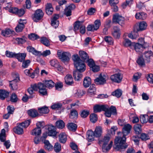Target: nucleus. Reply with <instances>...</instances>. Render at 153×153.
<instances>
[{"label": "nucleus", "instance_id": "aec40b11", "mask_svg": "<svg viewBox=\"0 0 153 153\" xmlns=\"http://www.w3.org/2000/svg\"><path fill=\"white\" fill-rule=\"evenodd\" d=\"M94 135L92 130L88 131L87 132V139L88 141L91 142L94 140V137H95Z\"/></svg>", "mask_w": 153, "mask_h": 153}, {"label": "nucleus", "instance_id": "13d9d810", "mask_svg": "<svg viewBox=\"0 0 153 153\" xmlns=\"http://www.w3.org/2000/svg\"><path fill=\"white\" fill-rule=\"evenodd\" d=\"M16 53L6 51L5 53L6 56L9 58L16 57Z\"/></svg>", "mask_w": 153, "mask_h": 153}, {"label": "nucleus", "instance_id": "f257e3e1", "mask_svg": "<svg viewBox=\"0 0 153 153\" xmlns=\"http://www.w3.org/2000/svg\"><path fill=\"white\" fill-rule=\"evenodd\" d=\"M131 128V126L129 124L124 125L122 129L123 137H117L115 139L114 143L116 145V149L122 151L127 148L128 145L125 144L126 139V136L130 133Z\"/></svg>", "mask_w": 153, "mask_h": 153}, {"label": "nucleus", "instance_id": "0e129e2a", "mask_svg": "<svg viewBox=\"0 0 153 153\" xmlns=\"http://www.w3.org/2000/svg\"><path fill=\"white\" fill-rule=\"evenodd\" d=\"M106 107V109L105 110L103 111H105V114L106 117H110L112 114L109 110V106L108 105H107Z\"/></svg>", "mask_w": 153, "mask_h": 153}, {"label": "nucleus", "instance_id": "9b49d317", "mask_svg": "<svg viewBox=\"0 0 153 153\" xmlns=\"http://www.w3.org/2000/svg\"><path fill=\"white\" fill-rule=\"evenodd\" d=\"M144 45H142L140 43L134 42L133 49H134L137 52L141 53L143 51V49L147 48L149 46L148 43H145Z\"/></svg>", "mask_w": 153, "mask_h": 153}, {"label": "nucleus", "instance_id": "20e7f679", "mask_svg": "<svg viewBox=\"0 0 153 153\" xmlns=\"http://www.w3.org/2000/svg\"><path fill=\"white\" fill-rule=\"evenodd\" d=\"M30 120H27L21 123L17 124V126L13 128L14 132L18 134H22L24 133L23 128L27 127L30 125Z\"/></svg>", "mask_w": 153, "mask_h": 153}, {"label": "nucleus", "instance_id": "864d4df0", "mask_svg": "<svg viewBox=\"0 0 153 153\" xmlns=\"http://www.w3.org/2000/svg\"><path fill=\"white\" fill-rule=\"evenodd\" d=\"M28 38L32 40H34L39 39V37L37 34L32 33L28 35Z\"/></svg>", "mask_w": 153, "mask_h": 153}, {"label": "nucleus", "instance_id": "6ab92c4d", "mask_svg": "<svg viewBox=\"0 0 153 153\" xmlns=\"http://www.w3.org/2000/svg\"><path fill=\"white\" fill-rule=\"evenodd\" d=\"M107 105H96L94 107V111L95 113L100 112L105 110Z\"/></svg>", "mask_w": 153, "mask_h": 153}, {"label": "nucleus", "instance_id": "412c9836", "mask_svg": "<svg viewBox=\"0 0 153 153\" xmlns=\"http://www.w3.org/2000/svg\"><path fill=\"white\" fill-rule=\"evenodd\" d=\"M65 83L67 85H71L74 83L73 77L70 74L67 75L65 77Z\"/></svg>", "mask_w": 153, "mask_h": 153}, {"label": "nucleus", "instance_id": "f8f14e48", "mask_svg": "<svg viewBox=\"0 0 153 153\" xmlns=\"http://www.w3.org/2000/svg\"><path fill=\"white\" fill-rule=\"evenodd\" d=\"M20 81V79L18 75H16L15 78L13 80L10 81L9 86L12 89L16 90L18 88L17 83Z\"/></svg>", "mask_w": 153, "mask_h": 153}, {"label": "nucleus", "instance_id": "3c124183", "mask_svg": "<svg viewBox=\"0 0 153 153\" xmlns=\"http://www.w3.org/2000/svg\"><path fill=\"white\" fill-rule=\"evenodd\" d=\"M85 62L87 63L88 66L91 68L95 64L93 59H88Z\"/></svg>", "mask_w": 153, "mask_h": 153}, {"label": "nucleus", "instance_id": "f3484780", "mask_svg": "<svg viewBox=\"0 0 153 153\" xmlns=\"http://www.w3.org/2000/svg\"><path fill=\"white\" fill-rule=\"evenodd\" d=\"M113 31L112 32L113 36L116 39H119L120 35V29L117 26H114L113 28Z\"/></svg>", "mask_w": 153, "mask_h": 153}, {"label": "nucleus", "instance_id": "423d86ee", "mask_svg": "<svg viewBox=\"0 0 153 153\" xmlns=\"http://www.w3.org/2000/svg\"><path fill=\"white\" fill-rule=\"evenodd\" d=\"M57 55L59 58L64 62L68 61L71 56L69 52L63 51L60 50L58 51Z\"/></svg>", "mask_w": 153, "mask_h": 153}, {"label": "nucleus", "instance_id": "7c9ffc66", "mask_svg": "<svg viewBox=\"0 0 153 153\" xmlns=\"http://www.w3.org/2000/svg\"><path fill=\"white\" fill-rule=\"evenodd\" d=\"M91 83V79L90 77L88 76L85 77L84 79L83 85L85 88L88 87Z\"/></svg>", "mask_w": 153, "mask_h": 153}, {"label": "nucleus", "instance_id": "4be33fe9", "mask_svg": "<svg viewBox=\"0 0 153 153\" xmlns=\"http://www.w3.org/2000/svg\"><path fill=\"white\" fill-rule=\"evenodd\" d=\"M43 84L45 87V88L46 87L49 88H52L53 87L54 85V83L51 80H45L43 81Z\"/></svg>", "mask_w": 153, "mask_h": 153}, {"label": "nucleus", "instance_id": "1a4fd4ad", "mask_svg": "<svg viewBox=\"0 0 153 153\" xmlns=\"http://www.w3.org/2000/svg\"><path fill=\"white\" fill-rule=\"evenodd\" d=\"M44 13L40 9L37 10L35 11L32 18L33 21L37 22L43 17Z\"/></svg>", "mask_w": 153, "mask_h": 153}, {"label": "nucleus", "instance_id": "cd10ccee", "mask_svg": "<svg viewBox=\"0 0 153 153\" xmlns=\"http://www.w3.org/2000/svg\"><path fill=\"white\" fill-rule=\"evenodd\" d=\"M81 73L77 70L74 71L73 76L75 80L79 81L82 78V74Z\"/></svg>", "mask_w": 153, "mask_h": 153}, {"label": "nucleus", "instance_id": "dca6fc26", "mask_svg": "<svg viewBox=\"0 0 153 153\" xmlns=\"http://www.w3.org/2000/svg\"><path fill=\"white\" fill-rule=\"evenodd\" d=\"M48 134L49 136L53 137H56L57 134V132L56 130L55 127L52 125H49L48 128Z\"/></svg>", "mask_w": 153, "mask_h": 153}, {"label": "nucleus", "instance_id": "9d476101", "mask_svg": "<svg viewBox=\"0 0 153 153\" xmlns=\"http://www.w3.org/2000/svg\"><path fill=\"white\" fill-rule=\"evenodd\" d=\"M79 29L80 32L84 34L85 32V27L82 24V22L78 21L75 22L74 26V30L76 31Z\"/></svg>", "mask_w": 153, "mask_h": 153}, {"label": "nucleus", "instance_id": "bb28decb", "mask_svg": "<svg viewBox=\"0 0 153 153\" xmlns=\"http://www.w3.org/2000/svg\"><path fill=\"white\" fill-rule=\"evenodd\" d=\"M79 55L82 61L85 62L89 58V56L87 53L83 51H81L79 52Z\"/></svg>", "mask_w": 153, "mask_h": 153}, {"label": "nucleus", "instance_id": "ddd939ff", "mask_svg": "<svg viewBox=\"0 0 153 153\" xmlns=\"http://www.w3.org/2000/svg\"><path fill=\"white\" fill-rule=\"evenodd\" d=\"M27 23L26 20L20 19L19 21V24L15 28L17 32L22 31L25 27V25Z\"/></svg>", "mask_w": 153, "mask_h": 153}, {"label": "nucleus", "instance_id": "e2e57ef3", "mask_svg": "<svg viewBox=\"0 0 153 153\" xmlns=\"http://www.w3.org/2000/svg\"><path fill=\"white\" fill-rule=\"evenodd\" d=\"M109 110L112 114H117V110L115 106L111 105L110 108H109Z\"/></svg>", "mask_w": 153, "mask_h": 153}, {"label": "nucleus", "instance_id": "5fc2aeb1", "mask_svg": "<svg viewBox=\"0 0 153 153\" xmlns=\"http://www.w3.org/2000/svg\"><path fill=\"white\" fill-rule=\"evenodd\" d=\"M97 117L96 114L94 113L91 114L90 115V120L92 123H95L97 121Z\"/></svg>", "mask_w": 153, "mask_h": 153}, {"label": "nucleus", "instance_id": "09e8293b", "mask_svg": "<svg viewBox=\"0 0 153 153\" xmlns=\"http://www.w3.org/2000/svg\"><path fill=\"white\" fill-rule=\"evenodd\" d=\"M53 148L56 152H59L61 151V145L58 142L56 143H55Z\"/></svg>", "mask_w": 153, "mask_h": 153}, {"label": "nucleus", "instance_id": "0eeeda50", "mask_svg": "<svg viewBox=\"0 0 153 153\" xmlns=\"http://www.w3.org/2000/svg\"><path fill=\"white\" fill-rule=\"evenodd\" d=\"M108 76L106 74H101L99 77L94 79V82L98 85H103L106 83Z\"/></svg>", "mask_w": 153, "mask_h": 153}, {"label": "nucleus", "instance_id": "58836bf2", "mask_svg": "<svg viewBox=\"0 0 153 153\" xmlns=\"http://www.w3.org/2000/svg\"><path fill=\"white\" fill-rule=\"evenodd\" d=\"M68 128L70 130L75 131L77 128L76 124L72 123H68Z\"/></svg>", "mask_w": 153, "mask_h": 153}, {"label": "nucleus", "instance_id": "a18cd8bd", "mask_svg": "<svg viewBox=\"0 0 153 153\" xmlns=\"http://www.w3.org/2000/svg\"><path fill=\"white\" fill-rule=\"evenodd\" d=\"M12 33V31L10 29L6 28L4 30H2L1 31V34L4 36H7L9 35L10 34Z\"/></svg>", "mask_w": 153, "mask_h": 153}, {"label": "nucleus", "instance_id": "39448f33", "mask_svg": "<svg viewBox=\"0 0 153 153\" xmlns=\"http://www.w3.org/2000/svg\"><path fill=\"white\" fill-rule=\"evenodd\" d=\"M110 137L109 136H105L100 141V143L102 144V149L103 152H106L109 150L112 146L113 142L111 141L110 143L108 145V143L110 140Z\"/></svg>", "mask_w": 153, "mask_h": 153}, {"label": "nucleus", "instance_id": "e433bc0d", "mask_svg": "<svg viewBox=\"0 0 153 153\" xmlns=\"http://www.w3.org/2000/svg\"><path fill=\"white\" fill-rule=\"evenodd\" d=\"M59 141L62 143H65L67 140L66 136L65 133H61L59 136Z\"/></svg>", "mask_w": 153, "mask_h": 153}, {"label": "nucleus", "instance_id": "4c0bfd02", "mask_svg": "<svg viewBox=\"0 0 153 153\" xmlns=\"http://www.w3.org/2000/svg\"><path fill=\"white\" fill-rule=\"evenodd\" d=\"M40 41L41 43L46 46H48L50 45L49 40L45 37H42L40 39Z\"/></svg>", "mask_w": 153, "mask_h": 153}, {"label": "nucleus", "instance_id": "6e6d98bb", "mask_svg": "<svg viewBox=\"0 0 153 153\" xmlns=\"http://www.w3.org/2000/svg\"><path fill=\"white\" fill-rule=\"evenodd\" d=\"M89 114V112L88 110H84L81 111L80 115L82 117L85 118Z\"/></svg>", "mask_w": 153, "mask_h": 153}, {"label": "nucleus", "instance_id": "bf43d9fd", "mask_svg": "<svg viewBox=\"0 0 153 153\" xmlns=\"http://www.w3.org/2000/svg\"><path fill=\"white\" fill-rule=\"evenodd\" d=\"M105 41L110 45H113L114 42L112 38L111 37L107 36L105 37Z\"/></svg>", "mask_w": 153, "mask_h": 153}, {"label": "nucleus", "instance_id": "a878e982", "mask_svg": "<svg viewBox=\"0 0 153 153\" xmlns=\"http://www.w3.org/2000/svg\"><path fill=\"white\" fill-rule=\"evenodd\" d=\"M94 135L95 137H100L102 133V129L101 127L97 126L95 128V131L93 132Z\"/></svg>", "mask_w": 153, "mask_h": 153}, {"label": "nucleus", "instance_id": "774afa93", "mask_svg": "<svg viewBox=\"0 0 153 153\" xmlns=\"http://www.w3.org/2000/svg\"><path fill=\"white\" fill-rule=\"evenodd\" d=\"M100 67L99 66L96 65L95 64L92 66L90 68L91 70L94 72L98 71L100 70Z\"/></svg>", "mask_w": 153, "mask_h": 153}, {"label": "nucleus", "instance_id": "473e14b6", "mask_svg": "<svg viewBox=\"0 0 153 153\" xmlns=\"http://www.w3.org/2000/svg\"><path fill=\"white\" fill-rule=\"evenodd\" d=\"M27 113L28 115L33 117H35L39 115L36 110L35 109H30L28 111Z\"/></svg>", "mask_w": 153, "mask_h": 153}, {"label": "nucleus", "instance_id": "a19ab883", "mask_svg": "<svg viewBox=\"0 0 153 153\" xmlns=\"http://www.w3.org/2000/svg\"><path fill=\"white\" fill-rule=\"evenodd\" d=\"M134 43V42H131L129 39H126L125 40L124 45L125 46L129 47L133 49Z\"/></svg>", "mask_w": 153, "mask_h": 153}, {"label": "nucleus", "instance_id": "5701e85b", "mask_svg": "<svg viewBox=\"0 0 153 153\" xmlns=\"http://www.w3.org/2000/svg\"><path fill=\"white\" fill-rule=\"evenodd\" d=\"M26 55V53H16L15 58L18 59L19 61L22 62L25 60Z\"/></svg>", "mask_w": 153, "mask_h": 153}, {"label": "nucleus", "instance_id": "6e6552de", "mask_svg": "<svg viewBox=\"0 0 153 153\" xmlns=\"http://www.w3.org/2000/svg\"><path fill=\"white\" fill-rule=\"evenodd\" d=\"M124 18L118 14L114 15L113 16L112 22L113 23H118L122 26L124 24Z\"/></svg>", "mask_w": 153, "mask_h": 153}, {"label": "nucleus", "instance_id": "603ef678", "mask_svg": "<svg viewBox=\"0 0 153 153\" xmlns=\"http://www.w3.org/2000/svg\"><path fill=\"white\" fill-rule=\"evenodd\" d=\"M22 67L23 68H27L28 66L30 65L31 61L29 59H27L26 60H24L22 62Z\"/></svg>", "mask_w": 153, "mask_h": 153}, {"label": "nucleus", "instance_id": "69168bd1", "mask_svg": "<svg viewBox=\"0 0 153 153\" xmlns=\"http://www.w3.org/2000/svg\"><path fill=\"white\" fill-rule=\"evenodd\" d=\"M18 99L15 93H13L10 97V101L12 102H16Z\"/></svg>", "mask_w": 153, "mask_h": 153}, {"label": "nucleus", "instance_id": "2eb2a0df", "mask_svg": "<svg viewBox=\"0 0 153 153\" xmlns=\"http://www.w3.org/2000/svg\"><path fill=\"white\" fill-rule=\"evenodd\" d=\"M110 79L113 82L119 83L121 82L122 78L120 73L115 74L111 76Z\"/></svg>", "mask_w": 153, "mask_h": 153}, {"label": "nucleus", "instance_id": "052dcab7", "mask_svg": "<svg viewBox=\"0 0 153 153\" xmlns=\"http://www.w3.org/2000/svg\"><path fill=\"white\" fill-rule=\"evenodd\" d=\"M62 104L60 103L54 104L51 106V107L53 109H58L61 108Z\"/></svg>", "mask_w": 153, "mask_h": 153}, {"label": "nucleus", "instance_id": "c03bdc74", "mask_svg": "<svg viewBox=\"0 0 153 153\" xmlns=\"http://www.w3.org/2000/svg\"><path fill=\"white\" fill-rule=\"evenodd\" d=\"M145 59L142 57H139L137 61V62L140 66H145Z\"/></svg>", "mask_w": 153, "mask_h": 153}, {"label": "nucleus", "instance_id": "680f3d73", "mask_svg": "<svg viewBox=\"0 0 153 153\" xmlns=\"http://www.w3.org/2000/svg\"><path fill=\"white\" fill-rule=\"evenodd\" d=\"M51 65L55 68L57 67L59 63L58 61L56 59H52L50 62Z\"/></svg>", "mask_w": 153, "mask_h": 153}, {"label": "nucleus", "instance_id": "de8ad7c7", "mask_svg": "<svg viewBox=\"0 0 153 153\" xmlns=\"http://www.w3.org/2000/svg\"><path fill=\"white\" fill-rule=\"evenodd\" d=\"M101 22L100 20L97 19L94 22L93 26L94 27V30H97L99 28L101 25Z\"/></svg>", "mask_w": 153, "mask_h": 153}, {"label": "nucleus", "instance_id": "ea45409f", "mask_svg": "<svg viewBox=\"0 0 153 153\" xmlns=\"http://www.w3.org/2000/svg\"><path fill=\"white\" fill-rule=\"evenodd\" d=\"M147 26V24L144 21L141 22L139 24V29L137 30V31L144 30L146 29Z\"/></svg>", "mask_w": 153, "mask_h": 153}, {"label": "nucleus", "instance_id": "c9c22d12", "mask_svg": "<svg viewBox=\"0 0 153 153\" xmlns=\"http://www.w3.org/2000/svg\"><path fill=\"white\" fill-rule=\"evenodd\" d=\"M122 94V91L120 89H117L114 91L111 94L114 96H115L117 98H119L121 97Z\"/></svg>", "mask_w": 153, "mask_h": 153}, {"label": "nucleus", "instance_id": "c85d7f7f", "mask_svg": "<svg viewBox=\"0 0 153 153\" xmlns=\"http://www.w3.org/2000/svg\"><path fill=\"white\" fill-rule=\"evenodd\" d=\"M53 8L52 7V4H47L46 6L45 11L47 14L48 15L52 14L53 11Z\"/></svg>", "mask_w": 153, "mask_h": 153}, {"label": "nucleus", "instance_id": "72a5a7b5", "mask_svg": "<svg viewBox=\"0 0 153 153\" xmlns=\"http://www.w3.org/2000/svg\"><path fill=\"white\" fill-rule=\"evenodd\" d=\"M70 118L71 119H76L78 117V113L76 110H71L70 113Z\"/></svg>", "mask_w": 153, "mask_h": 153}, {"label": "nucleus", "instance_id": "4d7b16f0", "mask_svg": "<svg viewBox=\"0 0 153 153\" xmlns=\"http://www.w3.org/2000/svg\"><path fill=\"white\" fill-rule=\"evenodd\" d=\"M146 77L148 81L150 83L153 84V74H149L146 75Z\"/></svg>", "mask_w": 153, "mask_h": 153}, {"label": "nucleus", "instance_id": "37998d69", "mask_svg": "<svg viewBox=\"0 0 153 153\" xmlns=\"http://www.w3.org/2000/svg\"><path fill=\"white\" fill-rule=\"evenodd\" d=\"M149 117L146 115H141L140 116V120L142 123H146L149 120Z\"/></svg>", "mask_w": 153, "mask_h": 153}, {"label": "nucleus", "instance_id": "f704fd0d", "mask_svg": "<svg viewBox=\"0 0 153 153\" xmlns=\"http://www.w3.org/2000/svg\"><path fill=\"white\" fill-rule=\"evenodd\" d=\"M55 124L56 126L59 128L62 129L65 127V123L63 121L61 120L56 121Z\"/></svg>", "mask_w": 153, "mask_h": 153}, {"label": "nucleus", "instance_id": "a211bd4d", "mask_svg": "<svg viewBox=\"0 0 153 153\" xmlns=\"http://www.w3.org/2000/svg\"><path fill=\"white\" fill-rule=\"evenodd\" d=\"M152 52L151 51H145L143 54V57L145 62L149 63L150 61L151 57L152 55Z\"/></svg>", "mask_w": 153, "mask_h": 153}, {"label": "nucleus", "instance_id": "338daca9", "mask_svg": "<svg viewBox=\"0 0 153 153\" xmlns=\"http://www.w3.org/2000/svg\"><path fill=\"white\" fill-rule=\"evenodd\" d=\"M7 109V113L10 114H13L15 110V108L13 106H8Z\"/></svg>", "mask_w": 153, "mask_h": 153}, {"label": "nucleus", "instance_id": "f03ea898", "mask_svg": "<svg viewBox=\"0 0 153 153\" xmlns=\"http://www.w3.org/2000/svg\"><path fill=\"white\" fill-rule=\"evenodd\" d=\"M38 89L39 92L41 95H47V89L45 88L43 84L41 82H39L37 84H35L31 85V87L27 89V91L29 94L31 95L34 93V91H37Z\"/></svg>", "mask_w": 153, "mask_h": 153}, {"label": "nucleus", "instance_id": "49530a36", "mask_svg": "<svg viewBox=\"0 0 153 153\" xmlns=\"http://www.w3.org/2000/svg\"><path fill=\"white\" fill-rule=\"evenodd\" d=\"M41 133V129L37 127L33 129L31 133V134L33 135H39Z\"/></svg>", "mask_w": 153, "mask_h": 153}, {"label": "nucleus", "instance_id": "4468645a", "mask_svg": "<svg viewBox=\"0 0 153 153\" xmlns=\"http://www.w3.org/2000/svg\"><path fill=\"white\" fill-rule=\"evenodd\" d=\"M75 5L73 4H71L67 7L64 10V15L67 16H69L71 15L72 11L75 9Z\"/></svg>", "mask_w": 153, "mask_h": 153}, {"label": "nucleus", "instance_id": "b1692460", "mask_svg": "<svg viewBox=\"0 0 153 153\" xmlns=\"http://www.w3.org/2000/svg\"><path fill=\"white\" fill-rule=\"evenodd\" d=\"M27 50L29 52L32 53L35 56H39L41 53V51H37L34 48L31 46L27 47Z\"/></svg>", "mask_w": 153, "mask_h": 153}, {"label": "nucleus", "instance_id": "c756f323", "mask_svg": "<svg viewBox=\"0 0 153 153\" xmlns=\"http://www.w3.org/2000/svg\"><path fill=\"white\" fill-rule=\"evenodd\" d=\"M96 88L94 84L91 85L88 89V93L90 95H92L96 94Z\"/></svg>", "mask_w": 153, "mask_h": 153}, {"label": "nucleus", "instance_id": "8fccbe9b", "mask_svg": "<svg viewBox=\"0 0 153 153\" xmlns=\"http://www.w3.org/2000/svg\"><path fill=\"white\" fill-rule=\"evenodd\" d=\"M141 125L138 124H137L134 125V129L137 134H139L141 132Z\"/></svg>", "mask_w": 153, "mask_h": 153}, {"label": "nucleus", "instance_id": "2f4dec72", "mask_svg": "<svg viewBox=\"0 0 153 153\" xmlns=\"http://www.w3.org/2000/svg\"><path fill=\"white\" fill-rule=\"evenodd\" d=\"M43 143L44 144L45 149L48 151H51L53 149V146L48 140H44Z\"/></svg>", "mask_w": 153, "mask_h": 153}, {"label": "nucleus", "instance_id": "7ed1b4c3", "mask_svg": "<svg viewBox=\"0 0 153 153\" xmlns=\"http://www.w3.org/2000/svg\"><path fill=\"white\" fill-rule=\"evenodd\" d=\"M74 64L77 70L80 72L84 71L86 69V66L84 62L82 60L77 54L74 55L72 56Z\"/></svg>", "mask_w": 153, "mask_h": 153}, {"label": "nucleus", "instance_id": "393cba45", "mask_svg": "<svg viewBox=\"0 0 153 153\" xmlns=\"http://www.w3.org/2000/svg\"><path fill=\"white\" fill-rule=\"evenodd\" d=\"M9 92L3 89L0 90V99L4 100L9 96Z\"/></svg>", "mask_w": 153, "mask_h": 153}, {"label": "nucleus", "instance_id": "79ce46f5", "mask_svg": "<svg viewBox=\"0 0 153 153\" xmlns=\"http://www.w3.org/2000/svg\"><path fill=\"white\" fill-rule=\"evenodd\" d=\"M38 110L40 113L44 114H47L49 112V110L48 107L45 106L41 108H39Z\"/></svg>", "mask_w": 153, "mask_h": 153}]
</instances>
